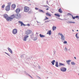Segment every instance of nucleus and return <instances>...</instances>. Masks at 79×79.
<instances>
[{"mask_svg":"<svg viewBox=\"0 0 79 79\" xmlns=\"http://www.w3.org/2000/svg\"><path fill=\"white\" fill-rule=\"evenodd\" d=\"M58 35H60V36H61V40H62L63 41H64V39H65V37H64V36L63 35V34H62V33H59L58 34Z\"/></svg>","mask_w":79,"mask_h":79,"instance_id":"1","label":"nucleus"},{"mask_svg":"<svg viewBox=\"0 0 79 79\" xmlns=\"http://www.w3.org/2000/svg\"><path fill=\"white\" fill-rule=\"evenodd\" d=\"M30 9L29 8V7L25 6L24 8V12H26V13L28 12L29 11Z\"/></svg>","mask_w":79,"mask_h":79,"instance_id":"2","label":"nucleus"},{"mask_svg":"<svg viewBox=\"0 0 79 79\" xmlns=\"http://www.w3.org/2000/svg\"><path fill=\"white\" fill-rule=\"evenodd\" d=\"M29 38V35H25L23 39V41H26L27 40V39Z\"/></svg>","mask_w":79,"mask_h":79,"instance_id":"3","label":"nucleus"},{"mask_svg":"<svg viewBox=\"0 0 79 79\" xmlns=\"http://www.w3.org/2000/svg\"><path fill=\"white\" fill-rule=\"evenodd\" d=\"M15 16L16 18L17 19H20L21 17V15L19 14H15Z\"/></svg>","mask_w":79,"mask_h":79,"instance_id":"4","label":"nucleus"},{"mask_svg":"<svg viewBox=\"0 0 79 79\" xmlns=\"http://www.w3.org/2000/svg\"><path fill=\"white\" fill-rule=\"evenodd\" d=\"M5 10L7 11L10 10V4H8L7 6L6 7Z\"/></svg>","mask_w":79,"mask_h":79,"instance_id":"5","label":"nucleus"},{"mask_svg":"<svg viewBox=\"0 0 79 79\" xmlns=\"http://www.w3.org/2000/svg\"><path fill=\"white\" fill-rule=\"evenodd\" d=\"M31 33H32V31L30 30H28L25 31L26 34L27 35H29V34H30Z\"/></svg>","mask_w":79,"mask_h":79,"instance_id":"6","label":"nucleus"},{"mask_svg":"<svg viewBox=\"0 0 79 79\" xmlns=\"http://www.w3.org/2000/svg\"><path fill=\"white\" fill-rule=\"evenodd\" d=\"M60 71L62 72H66V68L64 67H61Z\"/></svg>","mask_w":79,"mask_h":79,"instance_id":"7","label":"nucleus"},{"mask_svg":"<svg viewBox=\"0 0 79 79\" xmlns=\"http://www.w3.org/2000/svg\"><path fill=\"white\" fill-rule=\"evenodd\" d=\"M18 30L16 29H14L12 31V33L13 34H16L17 33Z\"/></svg>","mask_w":79,"mask_h":79,"instance_id":"8","label":"nucleus"},{"mask_svg":"<svg viewBox=\"0 0 79 79\" xmlns=\"http://www.w3.org/2000/svg\"><path fill=\"white\" fill-rule=\"evenodd\" d=\"M19 23H20V24H21L20 26H22L23 25V26H26V25H25V24H24L23 23V22H21V21H19Z\"/></svg>","mask_w":79,"mask_h":79,"instance_id":"9","label":"nucleus"},{"mask_svg":"<svg viewBox=\"0 0 79 79\" xmlns=\"http://www.w3.org/2000/svg\"><path fill=\"white\" fill-rule=\"evenodd\" d=\"M7 21H11V17H8L6 19Z\"/></svg>","mask_w":79,"mask_h":79,"instance_id":"10","label":"nucleus"},{"mask_svg":"<svg viewBox=\"0 0 79 79\" xmlns=\"http://www.w3.org/2000/svg\"><path fill=\"white\" fill-rule=\"evenodd\" d=\"M71 60H69L66 61V62L68 65H69L70 64V62H71Z\"/></svg>","mask_w":79,"mask_h":79,"instance_id":"11","label":"nucleus"},{"mask_svg":"<svg viewBox=\"0 0 79 79\" xmlns=\"http://www.w3.org/2000/svg\"><path fill=\"white\" fill-rule=\"evenodd\" d=\"M10 17V18H11V19H14V18H15V14L12 15L11 16V17Z\"/></svg>","mask_w":79,"mask_h":79,"instance_id":"12","label":"nucleus"},{"mask_svg":"<svg viewBox=\"0 0 79 79\" xmlns=\"http://www.w3.org/2000/svg\"><path fill=\"white\" fill-rule=\"evenodd\" d=\"M15 11L17 13H19L20 11V9H17Z\"/></svg>","mask_w":79,"mask_h":79,"instance_id":"13","label":"nucleus"},{"mask_svg":"<svg viewBox=\"0 0 79 79\" xmlns=\"http://www.w3.org/2000/svg\"><path fill=\"white\" fill-rule=\"evenodd\" d=\"M7 49L9 51V52H10L11 53H13V52H12V50H11V49H10L9 48H7Z\"/></svg>","mask_w":79,"mask_h":79,"instance_id":"14","label":"nucleus"},{"mask_svg":"<svg viewBox=\"0 0 79 79\" xmlns=\"http://www.w3.org/2000/svg\"><path fill=\"white\" fill-rule=\"evenodd\" d=\"M4 17L5 18V19H6L8 17V16L7 14H5L4 15Z\"/></svg>","mask_w":79,"mask_h":79,"instance_id":"15","label":"nucleus"},{"mask_svg":"<svg viewBox=\"0 0 79 79\" xmlns=\"http://www.w3.org/2000/svg\"><path fill=\"white\" fill-rule=\"evenodd\" d=\"M47 34H49V35H51L52 34V31L51 30H49L48 31L47 33Z\"/></svg>","mask_w":79,"mask_h":79,"instance_id":"16","label":"nucleus"},{"mask_svg":"<svg viewBox=\"0 0 79 79\" xmlns=\"http://www.w3.org/2000/svg\"><path fill=\"white\" fill-rule=\"evenodd\" d=\"M56 62V61H55V60H54L52 61L51 63H52V65H54L55 64L54 63H55Z\"/></svg>","mask_w":79,"mask_h":79,"instance_id":"17","label":"nucleus"},{"mask_svg":"<svg viewBox=\"0 0 79 79\" xmlns=\"http://www.w3.org/2000/svg\"><path fill=\"white\" fill-rule=\"evenodd\" d=\"M11 7L13 8H15L16 7V5L15 4H13L11 5Z\"/></svg>","mask_w":79,"mask_h":79,"instance_id":"18","label":"nucleus"},{"mask_svg":"<svg viewBox=\"0 0 79 79\" xmlns=\"http://www.w3.org/2000/svg\"><path fill=\"white\" fill-rule=\"evenodd\" d=\"M55 66L57 67H58L59 66V65L58 66V61H56V63Z\"/></svg>","mask_w":79,"mask_h":79,"instance_id":"19","label":"nucleus"},{"mask_svg":"<svg viewBox=\"0 0 79 79\" xmlns=\"http://www.w3.org/2000/svg\"><path fill=\"white\" fill-rule=\"evenodd\" d=\"M40 37H41V38L45 37V36L44 35H42L41 34H40Z\"/></svg>","mask_w":79,"mask_h":79,"instance_id":"20","label":"nucleus"},{"mask_svg":"<svg viewBox=\"0 0 79 79\" xmlns=\"http://www.w3.org/2000/svg\"><path fill=\"white\" fill-rule=\"evenodd\" d=\"M27 60H32V56H30V57H28L27 58Z\"/></svg>","mask_w":79,"mask_h":79,"instance_id":"21","label":"nucleus"},{"mask_svg":"<svg viewBox=\"0 0 79 79\" xmlns=\"http://www.w3.org/2000/svg\"><path fill=\"white\" fill-rule=\"evenodd\" d=\"M64 66V64H63L62 63H59V66Z\"/></svg>","mask_w":79,"mask_h":79,"instance_id":"22","label":"nucleus"},{"mask_svg":"<svg viewBox=\"0 0 79 79\" xmlns=\"http://www.w3.org/2000/svg\"><path fill=\"white\" fill-rule=\"evenodd\" d=\"M54 15L55 16H58V17H60V15L58 14H55Z\"/></svg>","mask_w":79,"mask_h":79,"instance_id":"23","label":"nucleus"},{"mask_svg":"<svg viewBox=\"0 0 79 79\" xmlns=\"http://www.w3.org/2000/svg\"><path fill=\"white\" fill-rule=\"evenodd\" d=\"M56 27L55 26H53L52 27V30L53 31H55V30H56Z\"/></svg>","mask_w":79,"mask_h":79,"instance_id":"24","label":"nucleus"},{"mask_svg":"<svg viewBox=\"0 0 79 79\" xmlns=\"http://www.w3.org/2000/svg\"><path fill=\"white\" fill-rule=\"evenodd\" d=\"M59 13H63V11H62V10H61V8H60L59 9Z\"/></svg>","mask_w":79,"mask_h":79,"instance_id":"25","label":"nucleus"},{"mask_svg":"<svg viewBox=\"0 0 79 79\" xmlns=\"http://www.w3.org/2000/svg\"><path fill=\"white\" fill-rule=\"evenodd\" d=\"M34 33H32L31 35H30V37L31 39H32L34 37Z\"/></svg>","mask_w":79,"mask_h":79,"instance_id":"26","label":"nucleus"},{"mask_svg":"<svg viewBox=\"0 0 79 79\" xmlns=\"http://www.w3.org/2000/svg\"><path fill=\"white\" fill-rule=\"evenodd\" d=\"M46 14L47 16H50V17H51V15L50 14H49L48 13H46Z\"/></svg>","mask_w":79,"mask_h":79,"instance_id":"27","label":"nucleus"},{"mask_svg":"<svg viewBox=\"0 0 79 79\" xmlns=\"http://www.w3.org/2000/svg\"><path fill=\"white\" fill-rule=\"evenodd\" d=\"M72 65H75L76 64L74 62H72L71 63Z\"/></svg>","mask_w":79,"mask_h":79,"instance_id":"28","label":"nucleus"},{"mask_svg":"<svg viewBox=\"0 0 79 79\" xmlns=\"http://www.w3.org/2000/svg\"><path fill=\"white\" fill-rule=\"evenodd\" d=\"M77 34H78V33H77L75 35V37H76L77 39H79V37L77 36Z\"/></svg>","mask_w":79,"mask_h":79,"instance_id":"29","label":"nucleus"},{"mask_svg":"<svg viewBox=\"0 0 79 79\" xmlns=\"http://www.w3.org/2000/svg\"><path fill=\"white\" fill-rule=\"evenodd\" d=\"M39 12H42L43 13H44V12L42 10L39 9Z\"/></svg>","mask_w":79,"mask_h":79,"instance_id":"30","label":"nucleus"},{"mask_svg":"<svg viewBox=\"0 0 79 79\" xmlns=\"http://www.w3.org/2000/svg\"><path fill=\"white\" fill-rule=\"evenodd\" d=\"M47 19H48V17H45V18L44 19V21H45V20H47Z\"/></svg>","mask_w":79,"mask_h":79,"instance_id":"31","label":"nucleus"},{"mask_svg":"<svg viewBox=\"0 0 79 79\" xmlns=\"http://www.w3.org/2000/svg\"><path fill=\"white\" fill-rule=\"evenodd\" d=\"M44 7H45L46 8H49V7L48 6H47V5H44L43 6Z\"/></svg>","mask_w":79,"mask_h":79,"instance_id":"32","label":"nucleus"},{"mask_svg":"<svg viewBox=\"0 0 79 79\" xmlns=\"http://www.w3.org/2000/svg\"><path fill=\"white\" fill-rule=\"evenodd\" d=\"M68 23H75V22H72L71 21H68Z\"/></svg>","mask_w":79,"mask_h":79,"instance_id":"33","label":"nucleus"},{"mask_svg":"<svg viewBox=\"0 0 79 79\" xmlns=\"http://www.w3.org/2000/svg\"><path fill=\"white\" fill-rule=\"evenodd\" d=\"M37 40V38L36 37H35L34 38V40L35 41V40Z\"/></svg>","mask_w":79,"mask_h":79,"instance_id":"34","label":"nucleus"},{"mask_svg":"<svg viewBox=\"0 0 79 79\" xmlns=\"http://www.w3.org/2000/svg\"><path fill=\"white\" fill-rule=\"evenodd\" d=\"M64 50H65V51H66V52H67V51H68V49L67 48H66V47H65V48Z\"/></svg>","mask_w":79,"mask_h":79,"instance_id":"35","label":"nucleus"},{"mask_svg":"<svg viewBox=\"0 0 79 79\" xmlns=\"http://www.w3.org/2000/svg\"><path fill=\"white\" fill-rule=\"evenodd\" d=\"M25 55H21L20 56V57H21V58H23V56H25Z\"/></svg>","mask_w":79,"mask_h":79,"instance_id":"36","label":"nucleus"},{"mask_svg":"<svg viewBox=\"0 0 79 79\" xmlns=\"http://www.w3.org/2000/svg\"><path fill=\"white\" fill-rule=\"evenodd\" d=\"M72 18L73 19H75V18H76V17H73V15H72Z\"/></svg>","mask_w":79,"mask_h":79,"instance_id":"37","label":"nucleus"},{"mask_svg":"<svg viewBox=\"0 0 79 79\" xmlns=\"http://www.w3.org/2000/svg\"><path fill=\"white\" fill-rule=\"evenodd\" d=\"M5 5H3L2 6V8H5Z\"/></svg>","mask_w":79,"mask_h":79,"instance_id":"38","label":"nucleus"},{"mask_svg":"<svg viewBox=\"0 0 79 79\" xmlns=\"http://www.w3.org/2000/svg\"><path fill=\"white\" fill-rule=\"evenodd\" d=\"M67 41H64V44H67Z\"/></svg>","mask_w":79,"mask_h":79,"instance_id":"39","label":"nucleus"},{"mask_svg":"<svg viewBox=\"0 0 79 79\" xmlns=\"http://www.w3.org/2000/svg\"><path fill=\"white\" fill-rule=\"evenodd\" d=\"M57 19H60V20H63V19H60V18H57Z\"/></svg>","mask_w":79,"mask_h":79,"instance_id":"40","label":"nucleus"},{"mask_svg":"<svg viewBox=\"0 0 79 79\" xmlns=\"http://www.w3.org/2000/svg\"><path fill=\"white\" fill-rule=\"evenodd\" d=\"M37 77H38V78H39V79H41V78H40V77H39V76H37Z\"/></svg>","mask_w":79,"mask_h":79,"instance_id":"41","label":"nucleus"},{"mask_svg":"<svg viewBox=\"0 0 79 79\" xmlns=\"http://www.w3.org/2000/svg\"><path fill=\"white\" fill-rule=\"evenodd\" d=\"M79 18V16H75V18Z\"/></svg>","mask_w":79,"mask_h":79,"instance_id":"42","label":"nucleus"},{"mask_svg":"<svg viewBox=\"0 0 79 79\" xmlns=\"http://www.w3.org/2000/svg\"><path fill=\"white\" fill-rule=\"evenodd\" d=\"M50 21H45V23H48V22H49Z\"/></svg>","mask_w":79,"mask_h":79,"instance_id":"43","label":"nucleus"},{"mask_svg":"<svg viewBox=\"0 0 79 79\" xmlns=\"http://www.w3.org/2000/svg\"><path fill=\"white\" fill-rule=\"evenodd\" d=\"M68 15H70V16H72V14H70V13H69Z\"/></svg>","mask_w":79,"mask_h":79,"instance_id":"44","label":"nucleus"},{"mask_svg":"<svg viewBox=\"0 0 79 79\" xmlns=\"http://www.w3.org/2000/svg\"><path fill=\"white\" fill-rule=\"evenodd\" d=\"M35 10H39V9L37 8H35Z\"/></svg>","mask_w":79,"mask_h":79,"instance_id":"45","label":"nucleus"},{"mask_svg":"<svg viewBox=\"0 0 79 79\" xmlns=\"http://www.w3.org/2000/svg\"><path fill=\"white\" fill-rule=\"evenodd\" d=\"M36 22L37 23H40V22H39L37 21H36Z\"/></svg>","mask_w":79,"mask_h":79,"instance_id":"46","label":"nucleus"},{"mask_svg":"<svg viewBox=\"0 0 79 79\" xmlns=\"http://www.w3.org/2000/svg\"><path fill=\"white\" fill-rule=\"evenodd\" d=\"M7 55L9 56H10V55H9V54H8V53L7 54Z\"/></svg>","mask_w":79,"mask_h":79,"instance_id":"47","label":"nucleus"},{"mask_svg":"<svg viewBox=\"0 0 79 79\" xmlns=\"http://www.w3.org/2000/svg\"><path fill=\"white\" fill-rule=\"evenodd\" d=\"M46 10H49V9H48V8H47V9H46Z\"/></svg>","mask_w":79,"mask_h":79,"instance_id":"48","label":"nucleus"},{"mask_svg":"<svg viewBox=\"0 0 79 79\" xmlns=\"http://www.w3.org/2000/svg\"><path fill=\"white\" fill-rule=\"evenodd\" d=\"M74 58H75V59L76 60V57H74Z\"/></svg>","mask_w":79,"mask_h":79,"instance_id":"49","label":"nucleus"},{"mask_svg":"<svg viewBox=\"0 0 79 79\" xmlns=\"http://www.w3.org/2000/svg\"><path fill=\"white\" fill-rule=\"evenodd\" d=\"M29 76H30L31 78H32V77H31V76L29 75Z\"/></svg>","mask_w":79,"mask_h":79,"instance_id":"50","label":"nucleus"},{"mask_svg":"<svg viewBox=\"0 0 79 79\" xmlns=\"http://www.w3.org/2000/svg\"><path fill=\"white\" fill-rule=\"evenodd\" d=\"M5 53H6V54H7L8 53H6V52H5Z\"/></svg>","mask_w":79,"mask_h":79,"instance_id":"51","label":"nucleus"},{"mask_svg":"<svg viewBox=\"0 0 79 79\" xmlns=\"http://www.w3.org/2000/svg\"><path fill=\"white\" fill-rule=\"evenodd\" d=\"M72 31H73V32H74V30H72Z\"/></svg>","mask_w":79,"mask_h":79,"instance_id":"52","label":"nucleus"},{"mask_svg":"<svg viewBox=\"0 0 79 79\" xmlns=\"http://www.w3.org/2000/svg\"><path fill=\"white\" fill-rule=\"evenodd\" d=\"M28 13H31V12H29Z\"/></svg>","mask_w":79,"mask_h":79,"instance_id":"53","label":"nucleus"},{"mask_svg":"<svg viewBox=\"0 0 79 79\" xmlns=\"http://www.w3.org/2000/svg\"><path fill=\"white\" fill-rule=\"evenodd\" d=\"M28 1H29H29H30V0H28Z\"/></svg>","mask_w":79,"mask_h":79,"instance_id":"54","label":"nucleus"},{"mask_svg":"<svg viewBox=\"0 0 79 79\" xmlns=\"http://www.w3.org/2000/svg\"><path fill=\"white\" fill-rule=\"evenodd\" d=\"M27 26H29V24H27Z\"/></svg>","mask_w":79,"mask_h":79,"instance_id":"55","label":"nucleus"},{"mask_svg":"<svg viewBox=\"0 0 79 79\" xmlns=\"http://www.w3.org/2000/svg\"><path fill=\"white\" fill-rule=\"evenodd\" d=\"M77 31H78V30H77Z\"/></svg>","mask_w":79,"mask_h":79,"instance_id":"56","label":"nucleus"},{"mask_svg":"<svg viewBox=\"0 0 79 79\" xmlns=\"http://www.w3.org/2000/svg\"><path fill=\"white\" fill-rule=\"evenodd\" d=\"M47 2H48V1H47Z\"/></svg>","mask_w":79,"mask_h":79,"instance_id":"57","label":"nucleus"},{"mask_svg":"<svg viewBox=\"0 0 79 79\" xmlns=\"http://www.w3.org/2000/svg\"><path fill=\"white\" fill-rule=\"evenodd\" d=\"M78 75H79V74H78Z\"/></svg>","mask_w":79,"mask_h":79,"instance_id":"58","label":"nucleus"}]
</instances>
